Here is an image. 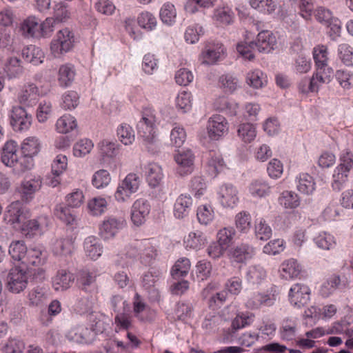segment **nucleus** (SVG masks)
I'll return each mask as SVG.
<instances>
[{
    "mask_svg": "<svg viewBox=\"0 0 353 353\" xmlns=\"http://www.w3.org/2000/svg\"><path fill=\"white\" fill-rule=\"evenodd\" d=\"M139 136L142 139L143 144L147 150L154 153L158 150V139L157 135L156 117L150 110H145L137 125Z\"/></svg>",
    "mask_w": 353,
    "mask_h": 353,
    "instance_id": "1",
    "label": "nucleus"
},
{
    "mask_svg": "<svg viewBox=\"0 0 353 353\" xmlns=\"http://www.w3.org/2000/svg\"><path fill=\"white\" fill-rule=\"evenodd\" d=\"M276 44L275 36L268 30H263L258 34L256 42L239 43L236 50L244 59L251 61L254 58L255 48L260 52L269 53Z\"/></svg>",
    "mask_w": 353,
    "mask_h": 353,
    "instance_id": "2",
    "label": "nucleus"
},
{
    "mask_svg": "<svg viewBox=\"0 0 353 353\" xmlns=\"http://www.w3.org/2000/svg\"><path fill=\"white\" fill-rule=\"evenodd\" d=\"M141 184L140 176L135 173H129L118 185L114 193L115 199L119 202H125L132 194L137 192Z\"/></svg>",
    "mask_w": 353,
    "mask_h": 353,
    "instance_id": "3",
    "label": "nucleus"
},
{
    "mask_svg": "<svg viewBox=\"0 0 353 353\" xmlns=\"http://www.w3.org/2000/svg\"><path fill=\"white\" fill-rule=\"evenodd\" d=\"M313 57L315 62L316 72L321 82H330L333 74V70L327 64V48L322 46L315 48L313 52Z\"/></svg>",
    "mask_w": 353,
    "mask_h": 353,
    "instance_id": "4",
    "label": "nucleus"
},
{
    "mask_svg": "<svg viewBox=\"0 0 353 353\" xmlns=\"http://www.w3.org/2000/svg\"><path fill=\"white\" fill-rule=\"evenodd\" d=\"M73 42V35L68 29L59 30L57 39L51 43V53L54 57H59L72 48Z\"/></svg>",
    "mask_w": 353,
    "mask_h": 353,
    "instance_id": "5",
    "label": "nucleus"
},
{
    "mask_svg": "<svg viewBox=\"0 0 353 353\" xmlns=\"http://www.w3.org/2000/svg\"><path fill=\"white\" fill-rule=\"evenodd\" d=\"M28 211L23 207L19 199L12 201L8 207L4 215V219L17 228L28 217Z\"/></svg>",
    "mask_w": 353,
    "mask_h": 353,
    "instance_id": "6",
    "label": "nucleus"
},
{
    "mask_svg": "<svg viewBox=\"0 0 353 353\" xmlns=\"http://www.w3.org/2000/svg\"><path fill=\"white\" fill-rule=\"evenodd\" d=\"M6 287L9 291L19 293L28 285V276L26 271L20 267L12 268L7 276Z\"/></svg>",
    "mask_w": 353,
    "mask_h": 353,
    "instance_id": "7",
    "label": "nucleus"
},
{
    "mask_svg": "<svg viewBox=\"0 0 353 353\" xmlns=\"http://www.w3.org/2000/svg\"><path fill=\"white\" fill-rule=\"evenodd\" d=\"M174 159L178 165L176 172L179 175L185 176L192 173L194 161V155L192 150H179L174 156Z\"/></svg>",
    "mask_w": 353,
    "mask_h": 353,
    "instance_id": "8",
    "label": "nucleus"
},
{
    "mask_svg": "<svg viewBox=\"0 0 353 353\" xmlns=\"http://www.w3.org/2000/svg\"><path fill=\"white\" fill-rule=\"evenodd\" d=\"M123 218L110 216L105 219L99 228V235L105 240L113 238L125 225Z\"/></svg>",
    "mask_w": 353,
    "mask_h": 353,
    "instance_id": "9",
    "label": "nucleus"
},
{
    "mask_svg": "<svg viewBox=\"0 0 353 353\" xmlns=\"http://www.w3.org/2000/svg\"><path fill=\"white\" fill-rule=\"evenodd\" d=\"M207 128L210 138L217 140L228 133L229 127L223 116L215 114L210 118Z\"/></svg>",
    "mask_w": 353,
    "mask_h": 353,
    "instance_id": "10",
    "label": "nucleus"
},
{
    "mask_svg": "<svg viewBox=\"0 0 353 353\" xmlns=\"http://www.w3.org/2000/svg\"><path fill=\"white\" fill-rule=\"evenodd\" d=\"M310 290L302 283H296L289 291V300L291 304L300 308L305 305L310 301Z\"/></svg>",
    "mask_w": 353,
    "mask_h": 353,
    "instance_id": "11",
    "label": "nucleus"
},
{
    "mask_svg": "<svg viewBox=\"0 0 353 353\" xmlns=\"http://www.w3.org/2000/svg\"><path fill=\"white\" fill-rule=\"evenodd\" d=\"M68 159L65 155L59 154L52 163V174L53 176L46 178V185L52 188L58 186L61 183L60 175L66 170Z\"/></svg>",
    "mask_w": 353,
    "mask_h": 353,
    "instance_id": "12",
    "label": "nucleus"
},
{
    "mask_svg": "<svg viewBox=\"0 0 353 353\" xmlns=\"http://www.w3.org/2000/svg\"><path fill=\"white\" fill-rule=\"evenodd\" d=\"M32 117L21 106L13 107L10 123L15 131L26 130L31 125Z\"/></svg>",
    "mask_w": 353,
    "mask_h": 353,
    "instance_id": "13",
    "label": "nucleus"
},
{
    "mask_svg": "<svg viewBox=\"0 0 353 353\" xmlns=\"http://www.w3.org/2000/svg\"><path fill=\"white\" fill-rule=\"evenodd\" d=\"M150 211L149 202L144 199L136 200L132 207L131 219L133 223L137 226L145 223L146 217Z\"/></svg>",
    "mask_w": 353,
    "mask_h": 353,
    "instance_id": "14",
    "label": "nucleus"
},
{
    "mask_svg": "<svg viewBox=\"0 0 353 353\" xmlns=\"http://www.w3.org/2000/svg\"><path fill=\"white\" fill-rule=\"evenodd\" d=\"M250 3L252 8L268 14H274L280 19L285 17L284 12L275 0H250Z\"/></svg>",
    "mask_w": 353,
    "mask_h": 353,
    "instance_id": "15",
    "label": "nucleus"
},
{
    "mask_svg": "<svg viewBox=\"0 0 353 353\" xmlns=\"http://www.w3.org/2000/svg\"><path fill=\"white\" fill-rule=\"evenodd\" d=\"M37 189V185L34 181H23L16 188L14 196L21 201V203H28L32 200Z\"/></svg>",
    "mask_w": 353,
    "mask_h": 353,
    "instance_id": "16",
    "label": "nucleus"
},
{
    "mask_svg": "<svg viewBox=\"0 0 353 353\" xmlns=\"http://www.w3.org/2000/svg\"><path fill=\"white\" fill-rule=\"evenodd\" d=\"M254 249L247 243L238 245L229 251L230 259L236 263H244L252 258Z\"/></svg>",
    "mask_w": 353,
    "mask_h": 353,
    "instance_id": "17",
    "label": "nucleus"
},
{
    "mask_svg": "<svg viewBox=\"0 0 353 353\" xmlns=\"http://www.w3.org/2000/svg\"><path fill=\"white\" fill-rule=\"evenodd\" d=\"M72 208L63 204H58L54 209V216L66 225L74 228L77 225V216Z\"/></svg>",
    "mask_w": 353,
    "mask_h": 353,
    "instance_id": "18",
    "label": "nucleus"
},
{
    "mask_svg": "<svg viewBox=\"0 0 353 353\" xmlns=\"http://www.w3.org/2000/svg\"><path fill=\"white\" fill-rule=\"evenodd\" d=\"M17 144L10 140L7 141L2 149L1 161L8 167H14L18 164V155L17 154Z\"/></svg>",
    "mask_w": 353,
    "mask_h": 353,
    "instance_id": "19",
    "label": "nucleus"
},
{
    "mask_svg": "<svg viewBox=\"0 0 353 353\" xmlns=\"http://www.w3.org/2000/svg\"><path fill=\"white\" fill-rule=\"evenodd\" d=\"M43 262L42 250L37 248L29 249L25 260L22 261V263L26 264L28 268L37 270L38 274L42 272L41 266Z\"/></svg>",
    "mask_w": 353,
    "mask_h": 353,
    "instance_id": "20",
    "label": "nucleus"
},
{
    "mask_svg": "<svg viewBox=\"0 0 353 353\" xmlns=\"http://www.w3.org/2000/svg\"><path fill=\"white\" fill-rule=\"evenodd\" d=\"M39 99L38 88L33 84L25 86L18 95L19 102L28 106L35 105Z\"/></svg>",
    "mask_w": 353,
    "mask_h": 353,
    "instance_id": "21",
    "label": "nucleus"
},
{
    "mask_svg": "<svg viewBox=\"0 0 353 353\" xmlns=\"http://www.w3.org/2000/svg\"><path fill=\"white\" fill-rule=\"evenodd\" d=\"M220 202L225 208H233L238 202L237 191L230 184L223 185L219 192Z\"/></svg>",
    "mask_w": 353,
    "mask_h": 353,
    "instance_id": "22",
    "label": "nucleus"
},
{
    "mask_svg": "<svg viewBox=\"0 0 353 353\" xmlns=\"http://www.w3.org/2000/svg\"><path fill=\"white\" fill-rule=\"evenodd\" d=\"M74 281L73 274L65 270H60L52 279V287L56 291L68 289Z\"/></svg>",
    "mask_w": 353,
    "mask_h": 353,
    "instance_id": "23",
    "label": "nucleus"
},
{
    "mask_svg": "<svg viewBox=\"0 0 353 353\" xmlns=\"http://www.w3.org/2000/svg\"><path fill=\"white\" fill-rule=\"evenodd\" d=\"M276 300V295L274 294H254L247 301V307L250 309H257L262 305L270 306L272 305Z\"/></svg>",
    "mask_w": 353,
    "mask_h": 353,
    "instance_id": "24",
    "label": "nucleus"
},
{
    "mask_svg": "<svg viewBox=\"0 0 353 353\" xmlns=\"http://www.w3.org/2000/svg\"><path fill=\"white\" fill-rule=\"evenodd\" d=\"M70 13L67 8L63 5H57L54 8V17L46 19V34H47V28L50 32H52L54 25L60 23L69 18Z\"/></svg>",
    "mask_w": 353,
    "mask_h": 353,
    "instance_id": "25",
    "label": "nucleus"
},
{
    "mask_svg": "<svg viewBox=\"0 0 353 353\" xmlns=\"http://www.w3.org/2000/svg\"><path fill=\"white\" fill-rule=\"evenodd\" d=\"M192 201L190 196L181 194L174 203V214L178 219H182L189 214Z\"/></svg>",
    "mask_w": 353,
    "mask_h": 353,
    "instance_id": "26",
    "label": "nucleus"
},
{
    "mask_svg": "<svg viewBox=\"0 0 353 353\" xmlns=\"http://www.w3.org/2000/svg\"><path fill=\"white\" fill-rule=\"evenodd\" d=\"M301 271V265L294 259L285 261L281 264V275L285 279L296 278Z\"/></svg>",
    "mask_w": 353,
    "mask_h": 353,
    "instance_id": "27",
    "label": "nucleus"
},
{
    "mask_svg": "<svg viewBox=\"0 0 353 353\" xmlns=\"http://www.w3.org/2000/svg\"><path fill=\"white\" fill-rule=\"evenodd\" d=\"M39 28L43 29V23L39 24L38 21L34 17H30L23 21L20 26L21 34L26 37L35 36Z\"/></svg>",
    "mask_w": 353,
    "mask_h": 353,
    "instance_id": "28",
    "label": "nucleus"
},
{
    "mask_svg": "<svg viewBox=\"0 0 353 353\" xmlns=\"http://www.w3.org/2000/svg\"><path fill=\"white\" fill-rule=\"evenodd\" d=\"M147 180L150 186L157 187L162 181L163 174L161 166L154 163H150L147 165Z\"/></svg>",
    "mask_w": 353,
    "mask_h": 353,
    "instance_id": "29",
    "label": "nucleus"
},
{
    "mask_svg": "<svg viewBox=\"0 0 353 353\" xmlns=\"http://www.w3.org/2000/svg\"><path fill=\"white\" fill-rule=\"evenodd\" d=\"M207 166L209 174L212 176H216L223 169L225 163L219 153L210 152Z\"/></svg>",
    "mask_w": 353,
    "mask_h": 353,
    "instance_id": "30",
    "label": "nucleus"
},
{
    "mask_svg": "<svg viewBox=\"0 0 353 353\" xmlns=\"http://www.w3.org/2000/svg\"><path fill=\"white\" fill-rule=\"evenodd\" d=\"M74 77L75 70L71 64L62 65L59 68L58 81L61 86L64 88L70 86L73 82Z\"/></svg>",
    "mask_w": 353,
    "mask_h": 353,
    "instance_id": "31",
    "label": "nucleus"
},
{
    "mask_svg": "<svg viewBox=\"0 0 353 353\" xmlns=\"http://www.w3.org/2000/svg\"><path fill=\"white\" fill-rule=\"evenodd\" d=\"M139 249L141 261L145 265H150L157 256V250L148 241L141 242Z\"/></svg>",
    "mask_w": 353,
    "mask_h": 353,
    "instance_id": "32",
    "label": "nucleus"
},
{
    "mask_svg": "<svg viewBox=\"0 0 353 353\" xmlns=\"http://www.w3.org/2000/svg\"><path fill=\"white\" fill-rule=\"evenodd\" d=\"M328 82H321L314 73L311 79L304 78L299 83V89L302 93L317 92L319 86Z\"/></svg>",
    "mask_w": 353,
    "mask_h": 353,
    "instance_id": "33",
    "label": "nucleus"
},
{
    "mask_svg": "<svg viewBox=\"0 0 353 353\" xmlns=\"http://www.w3.org/2000/svg\"><path fill=\"white\" fill-rule=\"evenodd\" d=\"M21 152L26 156H34L41 150V143L35 137H30L24 139L21 143Z\"/></svg>",
    "mask_w": 353,
    "mask_h": 353,
    "instance_id": "34",
    "label": "nucleus"
},
{
    "mask_svg": "<svg viewBox=\"0 0 353 353\" xmlns=\"http://www.w3.org/2000/svg\"><path fill=\"white\" fill-rule=\"evenodd\" d=\"M72 249V242L67 239H57L52 245V252L54 255L57 256H67L70 254Z\"/></svg>",
    "mask_w": 353,
    "mask_h": 353,
    "instance_id": "35",
    "label": "nucleus"
},
{
    "mask_svg": "<svg viewBox=\"0 0 353 353\" xmlns=\"http://www.w3.org/2000/svg\"><path fill=\"white\" fill-rule=\"evenodd\" d=\"M28 252L23 241H14L9 246V254L14 261L25 260Z\"/></svg>",
    "mask_w": 353,
    "mask_h": 353,
    "instance_id": "36",
    "label": "nucleus"
},
{
    "mask_svg": "<svg viewBox=\"0 0 353 353\" xmlns=\"http://www.w3.org/2000/svg\"><path fill=\"white\" fill-rule=\"evenodd\" d=\"M206 239L203 233L199 230L191 232L185 239L184 243L186 248L194 250L200 249L205 243Z\"/></svg>",
    "mask_w": 353,
    "mask_h": 353,
    "instance_id": "37",
    "label": "nucleus"
},
{
    "mask_svg": "<svg viewBox=\"0 0 353 353\" xmlns=\"http://www.w3.org/2000/svg\"><path fill=\"white\" fill-rule=\"evenodd\" d=\"M77 126V121L70 114H64L60 117L56 123L57 130L59 132L66 134L72 131Z\"/></svg>",
    "mask_w": 353,
    "mask_h": 353,
    "instance_id": "38",
    "label": "nucleus"
},
{
    "mask_svg": "<svg viewBox=\"0 0 353 353\" xmlns=\"http://www.w3.org/2000/svg\"><path fill=\"white\" fill-rule=\"evenodd\" d=\"M95 276L87 271H82L77 278L79 288L85 292H91L94 290Z\"/></svg>",
    "mask_w": 353,
    "mask_h": 353,
    "instance_id": "39",
    "label": "nucleus"
},
{
    "mask_svg": "<svg viewBox=\"0 0 353 353\" xmlns=\"http://www.w3.org/2000/svg\"><path fill=\"white\" fill-rule=\"evenodd\" d=\"M254 316L252 314L241 313L237 314L232 320L231 327L229 329L230 334H234L238 330L250 325L254 321Z\"/></svg>",
    "mask_w": 353,
    "mask_h": 353,
    "instance_id": "40",
    "label": "nucleus"
},
{
    "mask_svg": "<svg viewBox=\"0 0 353 353\" xmlns=\"http://www.w3.org/2000/svg\"><path fill=\"white\" fill-rule=\"evenodd\" d=\"M84 249L86 255L93 260L97 259L102 253V248L98 241L92 236L88 237L85 240Z\"/></svg>",
    "mask_w": 353,
    "mask_h": 353,
    "instance_id": "41",
    "label": "nucleus"
},
{
    "mask_svg": "<svg viewBox=\"0 0 353 353\" xmlns=\"http://www.w3.org/2000/svg\"><path fill=\"white\" fill-rule=\"evenodd\" d=\"M297 189L303 194H312L315 190V183L312 176L307 173L300 174L297 184Z\"/></svg>",
    "mask_w": 353,
    "mask_h": 353,
    "instance_id": "42",
    "label": "nucleus"
},
{
    "mask_svg": "<svg viewBox=\"0 0 353 353\" xmlns=\"http://www.w3.org/2000/svg\"><path fill=\"white\" fill-rule=\"evenodd\" d=\"M190 268V261L187 258L179 259L171 270V274L174 279H179L185 276Z\"/></svg>",
    "mask_w": 353,
    "mask_h": 353,
    "instance_id": "43",
    "label": "nucleus"
},
{
    "mask_svg": "<svg viewBox=\"0 0 353 353\" xmlns=\"http://www.w3.org/2000/svg\"><path fill=\"white\" fill-rule=\"evenodd\" d=\"M117 137L124 145L132 144L135 139L132 127L126 123H122L118 127Z\"/></svg>",
    "mask_w": 353,
    "mask_h": 353,
    "instance_id": "44",
    "label": "nucleus"
},
{
    "mask_svg": "<svg viewBox=\"0 0 353 353\" xmlns=\"http://www.w3.org/2000/svg\"><path fill=\"white\" fill-rule=\"evenodd\" d=\"M237 133L241 140L245 143L251 142L256 136L255 127L249 123L239 125Z\"/></svg>",
    "mask_w": 353,
    "mask_h": 353,
    "instance_id": "45",
    "label": "nucleus"
},
{
    "mask_svg": "<svg viewBox=\"0 0 353 353\" xmlns=\"http://www.w3.org/2000/svg\"><path fill=\"white\" fill-rule=\"evenodd\" d=\"M349 173L342 170L341 168L336 167L334 169L332 181V187L334 190L339 191L343 188L347 181Z\"/></svg>",
    "mask_w": 353,
    "mask_h": 353,
    "instance_id": "46",
    "label": "nucleus"
},
{
    "mask_svg": "<svg viewBox=\"0 0 353 353\" xmlns=\"http://www.w3.org/2000/svg\"><path fill=\"white\" fill-rule=\"evenodd\" d=\"M236 231L233 228H223L217 232V242L227 249L232 243Z\"/></svg>",
    "mask_w": 353,
    "mask_h": 353,
    "instance_id": "47",
    "label": "nucleus"
},
{
    "mask_svg": "<svg viewBox=\"0 0 353 353\" xmlns=\"http://www.w3.org/2000/svg\"><path fill=\"white\" fill-rule=\"evenodd\" d=\"M266 273L264 269L260 266H251L249 268L246 279L248 281L253 285H257L265 278Z\"/></svg>",
    "mask_w": 353,
    "mask_h": 353,
    "instance_id": "48",
    "label": "nucleus"
},
{
    "mask_svg": "<svg viewBox=\"0 0 353 353\" xmlns=\"http://www.w3.org/2000/svg\"><path fill=\"white\" fill-rule=\"evenodd\" d=\"M224 54V48L220 46L217 49H208L202 52L201 59L202 63L204 64H214Z\"/></svg>",
    "mask_w": 353,
    "mask_h": 353,
    "instance_id": "49",
    "label": "nucleus"
},
{
    "mask_svg": "<svg viewBox=\"0 0 353 353\" xmlns=\"http://www.w3.org/2000/svg\"><path fill=\"white\" fill-rule=\"evenodd\" d=\"M235 225L241 232H247L251 228L250 214L245 211L238 213L235 216Z\"/></svg>",
    "mask_w": 353,
    "mask_h": 353,
    "instance_id": "50",
    "label": "nucleus"
},
{
    "mask_svg": "<svg viewBox=\"0 0 353 353\" xmlns=\"http://www.w3.org/2000/svg\"><path fill=\"white\" fill-rule=\"evenodd\" d=\"M111 181L109 172L105 170L97 171L92 179V185L97 189L107 186Z\"/></svg>",
    "mask_w": 353,
    "mask_h": 353,
    "instance_id": "51",
    "label": "nucleus"
},
{
    "mask_svg": "<svg viewBox=\"0 0 353 353\" xmlns=\"http://www.w3.org/2000/svg\"><path fill=\"white\" fill-rule=\"evenodd\" d=\"M250 192L253 196L263 197L270 193V187L265 181L256 180L251 183Z\"/></svg>",
    "mask_w": 353,
    "mask_h": 353,
    "instance_id": "52",
    "label": "nucleus"
},
{
    "mask_svg": "<svg viewBox=\"0 0 353 353\" xmlns=\"http://www.w3.org/2000/svg\"><path fill=\"white\" fill-rule=\"evenodd\" d=\"M4 70L9 78L18 77L23 72L20 60L16 57L10 58L5 65Z\"/></svg>",
    "mask_w": 353,
    "mask_h": 353,
    "instance_id": "53",
    "label": "nucleus"
},
{
    "mask_svg": "<svg viewBox=\"0 0 353 353\" xmlns=\"http://www.w3.org/2000/svg\"><path fill=\"white\" fill-rule=\"evenodd\" d=\"M176 10L173 4L165 3L160 10V17L163 23L171 25L176 18Z\"/></svg>",
    "mask_w": 353,
    "mask_h": 353,
    "instance_id": "54",
    "label": "nucleus"
},
{
    "mask_svg": "<svg viewBox=\"0 0 353 353\" xmlns=\"http://www.w3.org/2000/svg\"><path fill=\"white\" fill-rule=\"evenodd\" d=\"M138 24L143 28L152 30L157 26V19L149 12H141L137 18Z\"/></svg>",
    "mask_w": 353,
    "mask_h": 353,
    "instance_id": "55",
    "label": "nucleus"
},
{
    "mask_svg": "<svg viewBox=\"0 0 353 353\" xmlns=\"http://www.w3.org/2000/svg\"><path fill=\"white\" fill-rule=\"evenodd\" d=\"M119 146L114 142L104 140L99 143L100 154L103 157H114L119 152Z\"/></svg>",
    "mask_w": 353,
    "mask_h": 353,
    "instance_id": "56",
    "label": "nucleus"
},
{
    "mask_svg": "<svg viewBox=\"0 0 353 353\" xmlns=\"http://www.w3.org/2000/svg\"><path fill=\"white\" fill-rule=\"evenodd\" d=\"M255 235L257 239L263 241L269 239L272 236L271 228L262 219L256 221Z\"/></svg>",
    "mask_w": 353,
    "mask_h": 353,
    "instance_id": "57",
    "label": "nucleus"
},
{
    "mask_svg": "<svg viewBox=\"0 0 353 353\" xmlns=\"http://www.w3.org/2000/svg\"><path fill=\"white\" fill-rule=\"evenodd\" d=\"M79 97L77 92L70 90L65 92L63 97L61 106L65 110H72L77 107Z\"/></svg>",
    "mask_w": 353,
    "mask_h": 353,
    "instance_id": "58",
    "label": "nucleus"
},
{
    "mask_svg": "<svg viewBox=\"0 0 353 353\" xmlns=\"http://www.w3.org/2000/svg\"><path fill=\"white\" fill-rule=\"evenodd\" d=\"M341 285V279L339 276L333 275L325 282L321 288V293L323 296H328Z\"/></svg>",
    "mask_w": 353,
    "mask_h": 353,
    "instance_id": "59",
    "label": "nucleus"
},
{
    "mask_svg": "<svg viewBox=\"0 0 353 353\" xmlns=\"http://www.w3.org/2000/svg\"><path fill=\"white\" fill-rule=\"evenodd\" d=\"M338 52L340 59L346 65H353V49L347 43L339 46Z\"/></svg>",
    "mask_w": 353,
    "mask_h": 353,
    "instance_id": "60",
    "label": "nucleus"
},
{
    "mask_svg": "<svg viewBox=\"0 0 353 353\" xmlns=\"http://www.w3.org/2000/svg\"><path fill=\"white\" fill-rule=\"evenodd\" d=\"M107 207V201L105 199L97 197L90 200L88 203V208L92 215L98 216L104 212Z\"/></svg>",
    "mask_w": 353,
    "mask_h": 353,
    "instance_id": "61",
    "label": "nucleus"
},
{
    "mask_svg": "<svg viewBox=\"0 0 353 353\" xmlns=\"http://www.w3.org/2000/svg\"><path fill=\"white\" fill-rule=\"evenodd\" d=\"M314 241L316 245L323 250H328L335 246L334 236L326 232L319 234L314 239Z\"/></svg>",
    "mask_w": 353,
    "mask_h": 353,
    "instance_id": "62",
    "label": "nucleus"
},
{
    "mask_svg": "<svg viewBox=\"0 0 353 353\" xmlns=\"http://www.w3.org/2000/svg\"><path fill=\"white\" fill-rule=\"evenodd\" d=\"M246 82L250 86L258 89L263 86L265 80H264L263 72L256 70L248 73Z\"/></svg>",
    "mask_w": 353,
    "mask_h": 353,
    "instance_id": "63",
    "label": "nucleus"
},
{
    "mask_svg": "<svg viewBox=\"0 0 353 353\" xmlns=\"http://www.w3.org/2000/svg\"><path fill=\"white\" fill-rule=\"evenodd\" d=\"M193 312V305L190 302H179L176 307V314L179 320L185 321L190 318Z\"/></svg>",
    "mask_w": 353,
    "mask_h": 353,
    "instance_id": "64",
    "label": "nucleus"
}]
</instances>
